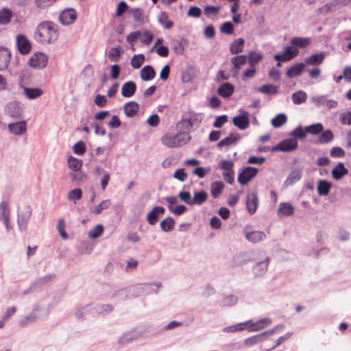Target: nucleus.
<instances>
[{"mask_svg":"<svg viewBox=\"0 0 351 351\" xmlns=\"http://www.w3.org/2000/svg\"><path fill=\"white\" fill-rule=\"evenodd\" d=\"M58 35L56 25L50 21L40 23L36 28L34 33L36 40L42 44L54 42L57 40Z\"/></svg>","mask_w":351,"mask_h":351,"instance_id":"1","label":"nucleus"},{"mask_svg":"<svg viewBox=\"0 0 351 351\" xmlns=\"http://www.w3.org/2000/svg\"><path fill=\"white\" fill-rule=\"evenodd\" d=\"M191 139L188 133L180 132L177 134H165L161 141L162 144L168 147H177L186 144Z\"/></svg>","mask_w":351,"mask_h":351,"instance_id":"2","label":"nucleus"},{"mask_svg":"<svg viewBox=\"0 0 351 351\" xmlns=\"http://www.w3.org/2000/svg\"><path fill=\"white\" fill-rule=\"evenodd\" d=\"M282 54H276L274 59L277 61L288 62L299 54V50L294 46H284Z\"/></svg>","mask_w":351,"mask_h":351,"instance_id":"3","label":"nucleus"},{"mask_svg":"<svg viewBox=\"0 0 351 351\" xmlns=\"http://www.w3.org/2000/svg\"><path fill=\"white\" fill-rule=\"evenodd\" d=\"M47 56L43 53H36L31 56L29 60V65L36 69H43L47 64Z\"/></svg>","mask_w":351,"mask_h":351,"instance_id":"4","label":"nucleus"},{"mask_svg":"<svg viewBox=\"0 0 351 351\" xmlns=\"http://www.w3.org/2000/svg\"><path fill=\"white\" fill-rule=\"evenodd\" d=\"M298 147V141L293 138H288L280 142L278 145L271 147V150L273 152L282 151V152H291L295 150Z\"/></svg>","mask_w":351,"mask_h":351,"instance_id":"5","label":"nucleus"},{"mask_svg":"<svg viewBox=\"0 0 351 351\" xmlns=\"http://www.w3.org/2000/svg\"><path fill=\"white\" fill-rule=\"evenodd\" d=\"M32 214V209L29 206H24L19 210L18 215V225L19 230L23 231L26 228L27 223Z\"/></svg>","mask_w":351,"mask_h":351,"instance_id":"6","label":"nucleus"},{"mask_svg":"<svg viewBox=\"0 0 351 351\" xmlns=\"http://www.w3.org/2000/svg\"><path fill=\"white\" fill-rule=\"evenodd\" d=\"M269 319H263L256 322L252 321L243 322V330L247 329L249 331L261 330L270 324Z\"/></svg>","mask_w":351,"mask_h":351,"instance_id":"7","label":"nucleus"},{"mask_svg":"<svg viewBox=\"0 0 351 351\" xmlns=\"http://www.w3.org/2000/svg\"><path fill=\"white\" fill-rule=\"evenodd\" d=\"M259 202L258 194L256 191H253L247 195L246 197V208L250 214L256 213Z\"/></svg>","mask_w":351,"mask_h":351,"instance_id":"8","label":"nucleus"},{"mask_svg":"<svg viewBox=\"0 0 351 351\" xmlns=\"http://www.w3.org/2000/svg\"><path fill=\"white\" fill-rule=\"evenodd\" d=\"M76 12L73 9H66L62 12L60 15V21L64 25H69L76 20Z\"/></svg>","mask_w":351,"mask_h":351,"instance_id":"9","label":"nucleus"},{"mask_svg":"<svg viewBox=\"0 0 351 351\" xmlns=\"http://www.w3.org/2000/svg\"><path fill=\"white\" fill-rule=\"evenodd\" d=\"M269 263V257L266 256L264 260L257 262L252 268V271L256 276H262L264 275Z\"/></svg>","mask_w":351,"mask_h":351,"instance_id":"10","label":"nucleus"},{"mask_svg":"<svg viewBox=\"0 0 351 351\" xmlns=\"http://www.w3.org/2000/svg\"><path fill=\"white\" fill-rule=\"evenodd\" d=\"M16 43L19 51L23 54L29 53L31 49V45L28 39L23 35H18L16 37Z\"/></svg>","mask_w":351,"mask_h":351,"instance_id":"11","label":"nucleus"},{"mask_svg":"<svg viewBox=\"0 0 351 351\" xmlns=\"http://www.w3.org/2000/svg\"><path fill=\"white\" fill-rule=\"evenodd\" d=\"M258 169L254 167H246L243 168V185L247 184L250 180L256 176Z\"/></svg>","mask_w":351,"mask_h":351,"instance_id":"12","label":"nucleus"},{"mask_svg":"<svg viewBox=\"0 0 351 351\" xmlns=\"http://www.w3.org/2000/svg\"><path fill=\"white\" fill-rule=\"evenodd\" d=\"M43 90L40 88H28L24 87L23 89V95L27 99H35L43 94Z\"/></svg>","mask_w":351,"mask_h":351,"instance_id":"13","label":"nucleus"},{"mask_svg":"<svg viewBox=\"0 0 351 351\" xmlns=\"http://www.w3.org/2000/svg\"><path fill=\"white\" fill-rule=\"evenodd\" d=\"M165 213V208L162 206H155L153 209L147 214V219L149 224L154 225L158 221V215H163Z\"/></svg>","mask_w":351,"mask_h":351,"instance_id":"14","label":"nucleus"},{"mask_svg":"<svg viewBox=\"0 0 351 351\" xmlns=\"http://www.w3.org/2000/svg\"><path fill=\"white\" fill-rule=\"evenodd\" d=\"M9 131L15 135H21L26 132L27 125L25 121L16 122L8 125Z\"/></svg>","mask_w":351,"mask_h":351,"instance_id":"15","label":"nucleus"},{"mask_svg":"<svg viewBox=\"0 0 351 351\" xmlns=\"http://www.w3.org/2000/svg\"><path fill=\"white\" fill-rule=\"evenodd\" d=\"M10 51L3 47H0V71L7 68L10 60Z\"/></svg>","mask_w":351,"mask_h":351,"instance_id":"16","label":"nucleus"},{"mask_svg":"<svg viewBox=\"0 0 351 351\" xmlns=\"http://www.w3.org/2000/svg\"><path fill=\"white\" fill-rule=\"evenodd\" d=\"M136 86L134 82L124 83L121 87V94L124 97H130L136 92Z\"/></svg>","mask_w":351,"mask_h":351,"instance_id":"17","label":"nucleus"},{"mask_svg":"<svg viewBox=\"0 0 351 351\" xmlns=\"http://www.w3.org/2000/svg\"><path fill=\"white\" fill-rule=\"evenodd\" d=\"M294 212V208L293 206L287 202H282L279 204L277 214L278 216H290Z\"/></svg>","mask_w":351,"mask_h":351,"instance_id":"18","label":"nucleus"},{"mask_svg":"<svg viewBox=\"0 0 351 351\" xmlns=\"http://www.w3.org/2000/svg\"><path fill=\"white\" fill-rule=\"evenodd\" d=\"M139 109L138 104L135 101H129L124 105L123 110L128 117H134Z\"/></svg>","mask_w":351,"mask_h":351,"instance_id":"19","label":"nucleus"},{"mask_svg":"<svg viewBox=\"0 0 351 351\" xmlns=\"http://www.w3.org/2000/svg\"><path fill=\"white\" fill-rule=\"evenodd\" d=\"M348 170L344 167L343 163L339 162L332 170V176L335 180H339L348 174Z\"/></svg>","mask_w":351,"mask_h":351,"instance_id":"20","label":"nucleus"},{"mask_svg":"<svg viewBox=\"0 0 351 351\" xmlns=\"http://www.w3.org/2000/svg\"><path fill=\"white\" fill-rule=\"evenodd\" d=\"M245 238L249 241L256 243L264 240L266 238V234L262 231H252L246 233Z\"/></svg>","mask_w":351,"mask_h":351,"instance_id":"21","label":"nucleus"},{"mask_svg":"<svg viewBox=\"0 0 351 351\" xmlns=\"http://www.w3.org/2000/svg\"><path fill=\"white\" fill-rule=\"evenodd\" d=\"M304 67H305V65L304 63L295 64L293 66H291L287 70L286 75L289 78L299 76L302 73Z\"/></svg>","mask_w":351,"mask_h":351,"instance_id":"22","label":"nucleus"},{"mask_svg":"<svg viewBox=\"0 0 351 351\" xmlns=\"http://www.w3.org/2000/svg\"><path fill=\"white\" fill-rule=\"evenodd\" d=\"M140 75L143 81H150L155 77L156 73L152 66L147 65L141 69Z\"/></svg>","mask_w":351,"mask_h":351,"instance_id":"23","label":"nucleus"},{"mask_svg":"<svg viewBox=\"0 0 351 351\" xmlns=\"http://www.w3.org/2000/svg\"><path fill=\"white\" fill-rule=\"evenodd\" d=\"M311 38H302L294 36L291 40L290 43L294 46L295 47L299 48H305L311 44Z\"/></svg>","mask_w":351,"mask_h":351,"instance_id":"24","label":"nucleus"},{"mask_svg":"<svg viewBox=\"0 0 351 351\" xmlns=\"http://www.w3.org/2000/svg\"><path fill=\"white\" fill-rule=\"evenodd\" d=\"M7 112L12 117L19 118L22 114V108L17 103H10L7 106Z\"/></svg>","mask_w":351,"mask_h":351,"instance_id":"25","label":"nucleus"},{"mask_svg":"<svg viewBox=\"0 0 351 351\" xmlns=\"http://www.w3.org/2000/svg\"><path fill=\"white\" fill-rule=\"evenodd\" d=\"M324 59V53H314L305 59V63L312 66L319 65L323 62Z\"/></svg>","mask_w":351,"mask_h":351,"instance_id":"26","label":"nucleus"},{"mask_svg":"<svg viewBox=\"0 0 351 351\" xmlns=\"http://www.w3.org/2000/svg\"><path fill=\"white\" fill-rule=\"evenodd\" d=\"M67 163L69 169L73 171L81 170L83 165V161L81 159H78L72 156L68 157Z\"/></svg>","mask_w":351,"mask_h":351,"instance_id":"27","label":"nucleus"},{"mask_svg":"<svg viewBox=\"0 0 351 351\" xmlns=\"http://www.w3.org/2000/svg\"><path fill=\"white\" fill-rule=\"evenodd\" d=\"M332 184L330 182L324 180H321L318 182L317 188V193L321 196L327 195L329 193Z\"/></svg>","mask_w":351,"mask_h":351,"instance_id":"28","label":"nucleus"},{"mask_svg":"<svg viewBox=\"0 0 351 351\" xmlns=\"http://www.w3.org/2000/svg\"><path fill=\"white\" fill-rule=\"evenodd\" d=\"M135 22L143 24L147 21V18L143 14V11L140 8H132L130 10Z\"/></svg>","mask_w":351,"mask_h":351,"instance_id":"29","label":"nucleus"},{"mask_svg":"<svg viewBox=\"0 0 351 351\" xmlns=\"http://www.w3.org/2000/svg\"><path fill=\"white\" fill-rule=\"evenodd\" d=\"M193 126V120L192 119H182L177 123V129L180 131V132L188 133L191 129Z\"/></svg>","mask_w":351,"mask_h":351,"instance_id":"30","label":"nucleus"},{"mask_svg":"<svg viewBox=\"0 0 351 351\" xmlns=\"http://www.w3.org/2000/svg\"><path fill=\"white\" fill-rule=\"evenodd\" d=\"M224 185L223 182L217 181L211 184L210 193L214 198H217L223 191Z\"/></svg>","mask_w":351,"mask_h":351,"instance_id":"31","label":"nucleus"},{"mask_svg":"<svg viewBox=\"0 0 351 351\" xmlns=\"http://www.w3.org/2000/svg\"><path fill=\"white\" fill-rule=\"evenodd\" d=\"M12 12L8 8L0 10V24L6 25L9 23L12 18Z\"/></svg>","mask_w":351,"mask_h":351,"instance_id":"32","label":"nucleus"},{"mask_svg":"<svg viewBox=\"0 0 351 351\" xmlns=\"http://www.w3.org/2000/svg\"><path fill=\"white\" fill-rule=\"evenodd\" d=\"M158 21L166 29H171L173 25V23L169 20L168 14L165 12L160 13L158 16Z\"/></svg>","mask_w":351,"mask_h":351,"instance_id":"33","label":"nucleus"},{"mask_svg":"<svg viewBox=\"0 0 351 351\" xmlns=\"http://www.w3.org/2000/svg\"><path fill=\"white\" fill-rule=\"evenodd\" d=\"M233 91V86L229 83H225L219 88L217 92L221 96L228 97L232 94Z\"/></svg>","mask_w":351,"mask_h":351,"instance_id":"34","label":"nucleus"},{"mask_svg":"<svg viewBox=\"0 0 351 351\" xmlns=\"http://www.w3.org/2000/svg\"><path fill=\"white\" fill-rule=\"evenodd\" d=\"M208 198V194L205 191H199L195 193L192 198V205H202Z\"/></svg>","mask_w":351,"mask_h":351,"instance_id":"35","label":"nucleus"},{"mask_svg":"<svg viewBox=\"0 0 351 351\" xmlns=\"http://www.w3.org/2000/svg\"><path fill=\"white\" fill-rule=\"evenodd\" d=\"M239 139V135L238 134H230L228 136H227L224 139L220 141L218 143L217 146L219 147H222L223 146H228V145H230L232 143H235Z\"/></svg>","mask_w":351,"mask_h":351,"instance_id":"36","label":"nucleus"},{"mask_svg":"<svg viewBox=\"0 0 351 351\" xmlns=\"http://www.w3.org/2000/svg\"><path fill=\"white\" fill-rule=\"evenodd\" d=\"M306 99L307 95L304 91L299 90L292 94L293 102L296 105L304 103Z\"/></svg>","mask_w":351,"mask_h":351,"instance_id":"37","label":"nucleus"},{"mask_svg":"<svg viewBox=\"0 0 351 351\" xmlns=\"http://www.w3.org/2000/svg\"><path fill=\"white\" fill-rule=\"evenodd\" d=\"M82 197V191L80 188L74 189L70 191L67 194V199L70 201L76 203Z\"/></svg>","mask_w":351,"mask_h":351,"instance_id":"38","label":"nucleus"},{"mask_svg":"<svg viewBox=\"0 0 351 351\" xmlns=\"http://www.w3.org/2000/svg\"><path fill=\"white\" fill-rule=\"evenodd\" d=\"M145 60V56L142 53L134 55L131 59V65L135 69H139L143 64Z\"/></svg>","mask_w":351,"mask_h":351,"instance_id":"39","label":"nucleus"},{"mask_svg":"<svg viewBox=\"0 0 351 351\" xmlns=\"http://www.w3.org/2000/svg\"><path fill=\"white\" fill-rule=\"evenodd\" d=\"M140 34L141 36L138 38H140L143 43L148 45L152 43L154 38V34L150 31L147 29H143L140 31Z\"/></svg>","mask_w":351,"mask_h":351,"instance_id":"40","label":"nucleus"},{"mask_svg":"<svg viewBox=\"0 0 351 351\" xmlns=\"http://www.w3.org/2000/svg\"><path fill=\"white\" fill-rule=\"evenodd\" d=\"M175 221L173 218L168 217L160 222V226L163 231L169 232L173 230Z\"/></svg>","mask_w":351,"mask_h":351,"instance_id":"41","label":"nucleus"},{"mask_svg":"<svg viewBox=\"0 0 351 351\" xmlns=\"http://www.w3.org/2000/svg\"><path fill=\"white\" fill-rule=\"evenodd\" d=\"M10 219V208L7 202H2L0 204V219Z\"/></svg>","mask_w":351,"mask_h":351,"instance_id":"42","label":"nucleus"},{"mask_svg":"<svg viewBox=\"0 0 351 351\" xmlns=\"http://www.w3.org/2000/svg\"><path fill=\"white\" fill-rule=\"evenodd\" d=\"M194 73L191 67H188L182 71L181 79L184 83H188L192 81Z\"/></svg>","mask_w":351,"mask_h":351,"instance_id":"43","label":"nucleus"},{"mask_svg":"<svg viewBox=\"0 0 351 351\" xmlns=\"http://www.w3.org/2000/svg\"><path fill=\"white\" fill-rule=\"evenodd\" d=\"M258 91L267 95H276L278 93V86L272 84L263 85Z\"/></svg>","mask_w":351,"mask_h":351,"instance_id":"44","label":"nucleus"},{"mask_svg":"<svg viewBox=\"0 0 351 351\" xmlns=\"http://www.w3.org/2000/svg\"><path fill=\"white\" fill-rule=\"evenodd\" d=\"M104 231V227L101 224H98L94 228L90 230L88 232L90 239H97L99 237Z\"/></svg>","mask_w":351,"mask_h":351,"instance_id":"45","label":"nucleus"},{"mask_svg":"<svg viewBox=\"0 0 351 351\" xmlns=\"http://www.w3.org/2000/svg\"><path fill=\"white\" fill-rule=\"evenodd\" d=\"M287 120V116L285 114H279L271 120V124L275 128H279L284 125Z\"/></svg>","mask_w":351,"mask_h":351,"instance_id":"46","label":"nucleus"},{"mask_svg":"<svg viewBox=\"0 0 351 351\" xmlns=\"http://www.w3.org/2000/svg\"><path fill=\"white\" fill-rule=\"evenodd\" d=\"M323 125L322 123H316L305 128V131L311 134H318L323 131Z\"/></svg>","mask_w":351,"mask_h":351,"instance_id":"47","label":"nucleus"},{"mask_svg":"<svg viewBox=\"0 0 351 351\" xmlns=\"http://www.w3.org/2000/svg\"><path fill=\"white\" fill-rule=\"evenodd\" d=\"M111 202L110 199H105L102 201L100 204L95 206L93 213L96 215L100 214L103 210L108 208Z\"/></svg>","mask_w":351,"mask_h":351,"instance_id":"48","label":"nucleus"},{"mask_svg":"<svg viewBox=\"0 0 351 351\" xmlns=\"http://www.w3.org/2000/svg\"><path fill=\"white\" fill-rule=\"evenodd\" d=\"M262 59V56L256 52H250L247 56V60L250 66H256V65Z\"/></svg>","mask_w":351,"mask_h":351,"instance_id":"49","label":"nucleus"},{"mask_svg":"<svg viewBox=\"0 0 351 351\" xmlns=\"http://www.w3.org/2000/svg\"><path fill=\"white\" fill-rule=\"evenodd\" d=\"M333 138V133L331 130H328L322 133L319 138V142L321 143H327Z\"/></svg>","mask_w":351,"mask_h":351,"instance_id":"50","label":"nucleus"},{"mask_svg":"<svg viewBox=\"0 0 351 351\" xmlns=\"http://www.w3.org/2000/svg\"><path fill=\"white\" fill-rule=\"evenodd\" d=\"M121 56V49L119 47H113L108 53V58L110 60L117 62Z\"/></svg>","mask_w":351,"mask_h":351,"instance_id":"51","label":"nucleus"},{"mask_svg":"<svg viewBox=\"0 0 351 351\" xmlns=\"http://www.w3.org/2000/svg\"><path fill=\"white\" fill-rule=\"evenodd\" d=\"M73 152L77 155H83L86 152V146L84 142L79 141L73 147Z\"/></svg>","mask_w":351,"mask_h":351,"instance_id":"52","label":"nucleus"},{"mask_svg":"<svg viewBox=\"0 0 351 351\" xmlns=\"http://www.w3.org/2000/svg\"><path fill=\"white\" fill-rule=\"evenodd\" d=\"M339 121L343 125H351V112L346 111L343 112L339 116Z\"/></svg>","mask_w":351,"mask_h":351,"instance_id":"53","label":"nucleus"},{"mask_svg":"<svg viewBox=\"0 0 351 351\" xmlns=\"http://www.w3.org/2000/svg\"><path fill=\"white\" fill-rule=\"evenodd\" d=\"M330 154L334 158H341L345 156V151L340 147H333L330 149Z\"/></svg>","mask_w":351,"mask_h":351,"instance_id":"54","label":"nucleus"},{"mask_svg":"<svg viewBox=\"0 0 351 351\" xmlns=\"http://www.w3.org/2000/svg\"><path fill=\"white\" fill-rule=\"evenodd\" d=\"M233 64V71L234 73H238L241 67V56H236L231 60Z\"/></svg>","mask_w":351,"mask_h":351,"instance_id":"55","label":"nucleus"},{"mask_svg":"<svg viewBox=\"0 0 351 351\" xmlns=\"http://www.w3.org/2000/svg\"><path fill=\"white\" fill-rule=\"evenodd\" d=\"M140 31H136L130 33L128 35L126 38L127 42L130 43L132 45V49L133 51L135 50V48L134 47L133 43L136 40L140 37Z\"/></svg>","mask_w":351,"mask_h":351,"instance_id":"56","label":"nucleus"},{"mask_svg":"<svg viewBox=\"0 0 351 351\" xmlns=\"http://www.w3.org/2000/svg\"><path fill=\"white\" fill-rule=\"evenodd\" d=\"M138 337L137 335H134L132 332H128L124 334L122 337L119 339V343H127L130 342L131 341L136 339Z\"/></svg>","mask_w":351,"mask_h":351,"instance_id":"57","label":"nucleus"},{"mask_svg":"<svg viewBox=\"0 0 351 351\" xmlns=\"http://www.w3.org/2000/svg\"><path fill=\"white\" fill-rule=\"evenodd\" d=\"M228 121L227 115H221L216 118L215 122L213 123V127L216 128H220L222 127L223 124H225Z\"/></svg>","mask_w":351,"mask_h":351,"instance_id":"58","label":"nucleus"},{"mask_svg":"<svg viewBox=\"0 0 351 351\" xmlns=\"http://www.w3.org/2000/svg\"><path fill=\"white\" fill-rule=\"evenodd\" d=\"M169 210L176 215H180L186 210V207L183 205H178L173 208L171 206H168Z\"/></svg>","mask_w":351,"mask_h":351,"instance_id":"59","label":"nucleus"},{"mask_svg":"<svg viewBox=\"0 0 351 351\" xmlns=\"http://www.w3.org/2000/svg\"><path fill=\"white\" fill-rule=\"evenodd\" d=\"M57 230H58L63 239H68V234L64 230V221L63 219H59L57 225Z\"/></svg>","mask_w":351,"mask_h":351,"instance_id":"60","label":"nucleus"},{"mask_svg":"<svg viewBox=\"0 0 351 351\" xmlns=\"http://www.w3.org/2000/svg\"><path fill=\"white\" fill-rule=\"evenodd\" d=\"M178 197L184 202L186 203L187 204L192 205V198L189 192L181 191L179 193Z\"/></svg>","mask_w":351,"mask_h":351,"instance_id":"61","label":"nucleus"},{"mask_svg":"<svg viewBox=\"0 0 351 351\" xmlns=\"http://www.w3.org/2000/svg\"><path fill=\"white\" fill-rule=\"evenodd\" d=\"M96 106L98 107H104L107 104L108 100L104 95H97L94 101Z\"/></svg>","mask_w":351,"mask_h":351,"instance_id":"62","label":"nucleus"},{"mask_svg":"<svg viewBox=\"0 0 351 351\" xmlns=\"http://www.w3.org/2000/svg\"><path fill=\"white\" fill-rule=\"evenodd\" d=\"M263 339V335H256L253 337L247 338L245 340V343L246 345H253V344L257 343L259 341H262Z\"/></svg>","mask_w":351,"mask_h":351,"instance_id":"63","label":"nucleus"},{"mask_svg":"<svg viewBox=\"0 0 351 351\" xmlns=\"http://www.w3.org/2000/svg\"><path fill=\"white\" fill-rule=\"evenodd\" d=\"M220 30L221 32L227 34H232L233 33V25L231 23V22H226L223 23L221 25Z\"/></svg>","mask_w":351,"mask_h":351,"instance_id":"64","label":"nucleus"}]
</instances>
